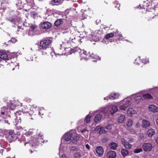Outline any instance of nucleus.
Masks as SVG:
<instances>
[{
	"mask_svg": "<svg viewBox=\"0 0 158 158\" xmlns=\"http://www.w3.org/2000/svg\"><path fill=\"white\" fill-rule=\"evenodd\" d=\"M52 41L50 40H44L40 42V51L42 52L43 55L47 54L46 49L50 47Z\"/></svg>",
	"mask_w": 158,
	"mask_h": 158,
	"instance_id": "f257e3e1",
	"label": "nucleus"
},
{
	"mask_svg": "<svg viewBox=\"0 0 158 158\" xmlns=\"http://www.w3.org/2000/svg\"><path fill=\"white\" fill-rule=\"evenodd\" d=\"M69 41L75 44H81V43L80 36H75L73 35H70L69 37Z\"/></svg>",
	"mask_w": 158,
	"mask_h": 158,
	"instance_id": "f03ea898",
	"label": "nucleus"
},
{
	"mask_svg": "<svg viewBox=\"0 0 158 158\" xmlns=\"http://www.w3.org/2000/svg\"><path fill=\"white\" fill-rule=\"evenodd\" d=\"M7 138L10 142L15 141L17 138V136L12 131H10L8 133Z\"/></svg>",
	"mask_w": 158,
	"mask_h": 158,
	"instance_id": "7ed1b4c3",
	"label": "nucleus"
},
{
	"mask_svg": "<svg viewBox=\"0 0 158 158\" xmlns=\"http://www.w3.org/2000/svg\"><path fill=\"white\" fill-rule=\"evenodd\" d=\"M152 148V144L149 143H144L143 146V148L145 152L151 151Z\"/></svg>",
	"mask_w": 158,
	"mask_h": 158,
	"instance_id": "20e7f679",
	"label": "nucleus"
},
{
	"mask_svg": "<svg viewBox=\"0 0 158 158\" xmlns=\"http://www.w3.org/2000/svg\"><path fill=\"white\" fill-rule=\"evenodd\" d=\"M51 24L48 22H44L41 23V27L43 29L48 30L51 27Z\"/></svg>",
	"mask_w": 158,
	"mask_h": 158,
	"instance_id": "39448f33",
	"label": "nucleus"
},
{
	"mask_svg": "<svg viewBox=\"0 0 158 158\" xmlns=\"http://www.w3.org/2000/svg\"><path fill=\"white\" fill-rule=\"evenodd\" d=\"M8 59V56L5 52H0V61L2 60H6Z\"/></svg>",
	"mask_w": 158,
	"mask_h": 158,
	"instance_id": "423d86ee",
	"label": "nucleus"
},
{
	"mask_svg": "<svg viewBox=\"0 0 158 158\" xmlns=\"http://www.w3.org/2000/svg\"><path fill=\"white\" fill-rule=\"evenodd\" d=\"M131 104V102L129 101H127L123 105H122L120 106V109L121 110H125Z\"/></svg>",
	"mask_w": 158,
	"mask_h": 158,
	"instance_id": "0eeeda50",
	"label": "nucleus"
},
{
	"mask_svg": "<svg viewBox=\"0 0 158 158\" xmlns=\"http://www.w3.org/2000/svg\"><path fill=\"white\" fill-rule=\"evenodd\" d=\"M73 136V134L70 132L66 133L64 135V139L65 140L67 141L71 140L72 137Z\"/></svg>",
	"mask_w": 158,
	"mask_h": 158,
	"instance_id": "6e6552de",
	"label": "nucleus"
},
{
	"mask_svg": "<svg viewBox=\"0 0 158 158\" xmlns=\"http://www.w3.org/2000/svg\"><path fill=\"white\" fill-rule=\"evenodd\" d=\"M96 152L99 156L102 155L104 152L103 148L101 146H98L96 148Z\"/></svg>",
	"mask_w": 158,
	"mask_h": 158,
	"instance_id": "1a4fd4ad",
	"label": "nucleus"
},
{
	"mask_svg": "<svg viewBox=\"0 0 158 158\" xmlns=\"http://www.w3.org/2000/svg\"><path fill=\"white\" fill-rule=\"evenodd\" d=\"M107 156L108 158H115L116 157V153L114 151H110L107 154Z\"/></svg>",
	"mask_w": 158,
	"mask_h": 158,
	"instance_id": "9d476101",
	"label": "nucleus"
},
{
	"mask_svg": "<svg viewBox=\"0 0 158 158\" xmlns=\"http://www.w3.org/2000/svg\"><path fill=\"white\" fill-rule=\"evenodd\" d=\"M149 110L154 113L157 112L158 111L157 107L154 105H151L149 107Z\"/></svg>",
	"mask_w": 158,
	"mask_h": 158,
	"instance_id": "9b49d317",
	"label": "nucleus"
},
{
	"mask_svg": "<svg viewBox=\"0 0 158 158\" xmlns=\"http://www.w3.org/2000/svg\"><path fill=\"white\" fill-rule=\"evenodd\" d=\"M96 131H98L100 134L105 133L106 131L105 130L103 127H101L100 126H97L95 129Z\"/></svg>",
	"mask_w": 158,
	"mask_h": 158,
	"instance_id": "f8f14e48",
	"label": "nucleus"
},
{
	"mask_svg": "<svg viewBox=\"0 0 158 158\" xmlns=\"http://www.w3.org/2000/svg\"><path fill=\"white\" fill-rule=\"evenodd\" d=\"M39 114L42 118L44 117L46 114V111L43 108H40L39 109Z\"/></svg>",
	"mask_w": 158,
	"mask_h": 158,
	"instance_id": "ddd939ff",
	"label": "nucleus"
},
{
	"mask_svg": "<svg viewBox=\"0 0 158 158\" xmlns=\"http://www.w3.org/2000/svg\"><path fill=\"white\" fill-rule=\"evenodd\" d=\"M150 126V122L146 120L143 119V124L142 126L144 128H147Z\"/></svg>",
	"mask_w": 158,
	"mask_h": 158,
	"instance_id": "4468645a",
	"label": "nucleus"
},
{
	"mask_svg": "<svg viewBox=\"0 0 158 158\" xmlns=\"http://www.w3.org/2000/svg\"><path fill=\"white\" fill-rule=\"evenodd\" d=\"M72 53L75 54H81V53L82 51L78 47H75L74 48H73L72 50Z\"/></svg>",
	"mask_w": 158,
	"mask_h": 158,
	"instance_id": "2eb2a0df",
	"label": "nucleus"
},
{
	"mask_svg": "<svg viewBox=\"0 0 158 158\" xmlns=\"http://www.w3.org/2000/svg\"><path fill=\"white\" fill-rule=\"evenodd\" d=\"M102 115L100 114H97L94 117V120L95 123L99 122L102 118Z\"/></svg>",
	"mask_w": 158,
	"mask_h": 158,
	"instance_id": "dca6fc26",
	"label": "nucleus"
},
{
	"mask_svg": "<svg viewBox=\"0 0 158 158\" xmlns=\"http://www.w3.org/2000/svg\"><path fill=\"white\" fill-rule=\"evenodd\" d=\"M119 96V94L118 93H114L111 94L109 95V98L111 99H114L115 98H118Z\"/></svg>",
	"mask_w": 158,
	"mask_h": 158,
	"instance_id": "f3484780",
	"label": "nucleus"
},
{
	"mask_svg": "<svg viewBox=\"0 0 158 158\" xmlns=\"http://www.w3.org/2000/svg\"><path fill=\"white\" fill-rule=\"evenodd\" d=\"M63 21L62 19H57L55 22V25L58 27L63 24Z\"/></svg>",
	"mask_w": 158,
	"mask_h": 158,
	"instance_id": "a211bd4d",
	"label": "nucleus"
},
{
	"mask_svg": "<svg viewBox=\"0 0 158 158\" xmlns=\"http://www.w3.org/2000/svg\"><path fill=\"white\" fill-rule=\"evenodd\" d=\"M44 136L43 134H39L38 135V138H37V141L38 143H44Z\"/></svg>",
	"mask_w": 158,
	"mask_h": 158,
	"instance_id": "6ab92c4d",
	"label": "nucleus"
},
{
	"mask_svg": "<svg viewBox=\"0 0 158 158\" xmlns=\"http://www.w3.org/2000/svg\"><path fill=\"white\" fill-rule=\"evenodd\" d=\"M79 139V137L77 135H73L72 137L71 141L73 143H74L77 141Z\"/></svg>",
	"mask_w": 158,
	"mask_h": 158,
	"instance_id": "aec40b11",
	"label": "nucleus"
},
{
	"mask_svg": "<svg viewBox=\"0 0 158 158\" xmlns=\"http://www.w3.org/2000/svg\"><path fill=\"white\" fill-rule=\"evenodd\" d=\"M155 133V130L152 129H149L147 132V134L149 137H152Z\"/></svg>",
	"mask_w": 158,
	"mask_h": 158,
	"instance_id": "412c9836",
	"label": "nucleus"
},
{
	"mask_svg": "<svg viewBox=\"0 0 158 158\" xmlns=\"http://www.w3.org/2000/svg\"><path fill=\"white\" fill-rule=\"evenodd\" d=\"M142 97L144 98V99H153V97L151 94H143L142 95Z\"/></svg>",
	"mask_w": 158,
	"mask_h": 158,
	"instance_id": "4be33fe9",
	"label": "nucleus"
},
{
	"mask_svg": "<svg viewBox=\"0 0 158 158\" xmlns=\"http://www.w3.org/2000/svg\"><path fill=\"white\" fill-rule=\"evenodd\" d=\"M118 146V144L114 142H112L110 144V148L113 150H115Z\"/></svg>",
	"mask_w": 158,
	"mask_h": 158,
	"instance_id": "5701e85b",
	"label": "nucleus"
},
{
	"mask_svg": "<svg viewBox=\"0 0 158 158\" xmlns=\"http://www.w3.org/2000/svg\"><path fill=\"white\" fill-rule=\"evenodd\" d=\"M121 153L123 156H125L128 155L129 151L127 149H123L121 150Z\"/></svg>",
	"mask_w": 158,
	"mask_h": 158,
	"instance_id": "b1692460",
	"label": "nucleus"
},
{
	"mask_svg": "<svg viewBox=\"0 0 158 158\" xmlns=\"http://www.w3.org/2000/svg\"><path fill=\"white\" fill-rule=\"evenodd\" d=\"M118 110L117 107L116 106H113L111 108L110 112L111 114H113L115 113Z\"/></svg>",
	"mask_w": 158,
	"mask_h": 158,
	"instance_id": "393cba45",
	"label": "nucleus"
},
{
	"mask_svg": "<svg viewBox=\"0 0 158 158\" xmlns=\"http://www.w3.org/2000/svg\"><path fill=\"white\" fill-rule=\"evenodd\" d=\"M125 117L124 115H121L118 118V122L119 123H122L124 121Z\"/></svg>",
	"mask_w": 158,
	"mask_h": 158,
	"instance_id": "a878e982",
	"label": "nucleus"
},
{
	"mask_svg": "<svg viewBox=\"0 0 158 158\" xmlns=\"http://www.w3.org/2000/svg\"><path fill=\"white\" fill-rule=\"evenodd\" d=\"M64 50L66 52H65V53L67 54H71L72 53V49L70 47L64 48Z\"/></svg>",
	"mask_w": 158,
	"mask_h": 158,
	"instance_id": "bb28decb",
	"label": "nucleus"
},
{
	"mask_svg": "<svg viewBox=\"0 0 158 158\" xmlns=\"http://www.w3.org/2000/svg\"><path fill=\"white\" fill-rule=\"evenodd\" d=\"M155 16L158 15V7H155L152 11Z\"/></svg>",
	"mask_w": 158,
	"mask_h": 158,
	"instance_id": "cd10ccee",
	"label": "nucleus"
},
{
	"mask_svg": "<svg viewBox=\"0 0 158 158\" xmlns=\"http://www.w3.org/2000/svg\"><path fill=\"white\" fill-rule=\"evenodd\" d=\"M98 56L94 54V53H92V54L90 53L89 55L88 56V57L87 58H85V59H88V58H89V57H91L92 59H97L98 58Z\"/></svg>",
	"mask_w": 158,
	"mask_h": 158,
	"instance_id": "c85d7f7f",
	"label": "nucleus"
},
{
	"mask_svg": "<svg viewBox=\"0 0 158 158\" xmlns=\"http://www.w3.org/2000/svg\"><path fill=\"white\" fill-rule=\"evenodd\" d=\"M123 145L127 149H130L132 147V145L127 142H126Z\"/></svg>",
	"mask_w": 158,
	"mask_h": 158,
	"instance_id": "c756f323",
	"label": "nucleus"
},
{
	"mask_svg": "<svg viewBox=\"0 0 158 158\" xmlns=\"http://www.w3.org/2000/svg\"><path fill=\"white\" fill-rule=\"evenodd\" d=\"M114 35V34L113 33H110L106 35L105 36V38L106 39H108L113 37Z\"/></svg>",
	"mask_w": 158,
	"mask_h": 158,
	"instance_id": "7c9ffc66",
	"label": "nucleus"
},
{
	"mask_svg": "<svg viewBox=\"0 0 158 158\" xmlns=\"http://www.w3.org/2000/svg\"><path fill=\"white\" fill-rule=\"evenodd\" d=\"M91 117V116L89 114H88L86 115L85 119V122L86 123H88L90 122Z\"/></svg>",
	"mask_w": 158,
	"mask_h": 158,
	"instance_id": "2f4dec72",
	"label": "nucleus"
},
{
	"mask_svg": "<svg viewBox=\"0 0 158 158\" xmlns=\"http://www.w3.org/2000/svg\"><path fill=\"white\" fill-rule=\"evenodd\" d=\"M133 123L132 120L131 119H129L127 123V125L128 127H130L132 126Z\"/></svg>",
	"mask_w": 158,
	"mask_h": 158,
	"instance_id": "473e14b6",
	"label": "nucleus"
},
{
	"mask_svg": "<svg viewBox=\"0 0 158 158\" xmlns=\"http://www.w3.org/2000/svg\"><path fill=\"white\" fill-rule=\"evenodd\" d=\"M135 110L132 108H130L128 110L127 113L128 114H132L135 113Z\"/></svg>",
	"mask_w": 158,
	"mask_h": 158,
	"instance_id": "72a5a7b5",
	"label": "nucleus"
},
{
	"mask_svg": "<svg viewBox=\"0 0 158 158\" xmlns=\"http://www.w3.org/2000/svg\"><path fill=\"white\" fill-rule=\"evenodd\" d=\"M26 1L28 4L31 6L34 5V0H26Z\"/></svg>",
	"mask_w": 158,
	"mask_h": 158,
	"instance_id": "f704fd0d",
	"label": "nucleus"
},
{
	"mask_svg": "<svg viewBox=\"0 0 158 158\" xmlns=\"http://www.w3.org/2000/svg\"><path fill=\"white\" fill-rule=\"evenodd\" d=\"M143 151V150L141 148L139 149H135L134 151V152L135 153H139Z\"/></svg>",
	"mask_w": 158,
	"mask_h": 158,
	"instance_id": "c9c22d12",
	"label": "nucleus"
},
{
	"mask_svg": "<svg viewBox=\"0 0 158 158\" xmlns=\"http://www.w3.org/2000/svg\"><path fill=\"white\" fill-rule=\"evenodd\" d=\"M62 0H52V1L55 3H56L57 4H55V5H58L60 4Z\"/></svg>",
	"mask_w": 158,
	"mask_h": 158,
	"instance_id": "e433bc0d",
	"label": "nucleus"
},
{
	"mask_svg": "<svg viewBox=\"0 0 158 158\" xmlns=\"http://www.w3.org/2000/svg\"><path fill=\"white\" fill-rule=\"evenodd\" d=\"M74 156L76 158H79L81 156V154L79 152H76L74 154Z\"/></svg>",
	"mask_w": 158,
	"mask_h": 158,
	"instance_id": "4c0bfd02",
	"label": "nucleus"
},
{
	"mask_svg": "<svg viewBox=\"0 0 158 158\" xmlns=\"http://www.w3.org/2000/svg\"><path fill=\"white\" fill-rule=\"evenodd\" d=\"M8 21L13 24H15L16 22L15 19L13 18H10L8 19Z\"/></svg>",
	"mask_w": 158,
	"mask_h": 158,
	"instance_id": "58836bf2",
	"label": "nucleus"
},
{
	"mask_svg": "<svg viewBox=\"0 0 158 158\" xmlns=\"http://www.w3.org/2000/svg\"><path fill=\"white\" fill-rule=\"evenodd\" d=\"M27 116H30L31 117L29 118H30L31 119H34V116L35 115L34 114H30V113H27Z\"/></svg>",
	"mask_w": 158,
	"mask_h": 158,
	"instance_id": "ea45409f",
	"label": "nucleus"
},
{
	"mask_svg": "<svg viewBox=\"0 0 158 158\" xmlns=\"http://www.w3.org/2000/svg\"><path fill=\"white\" fill-rule=\"evenodd\" d=\"M129 131L130 133L132 134H134L135 132V130L134 129L131 128L129 129Z\"/></svg>",
	"mask_w": 158,
	"mask_h": 158,
	"instance_id": "a19ab883",
	"label": "nucleus"
},
{
	"mask_svg": "<svg viewBox=\"0 0 158 158\" xmlns=\"http://www.w3.org/2000/svg\"><path fill=\"white\" fill-rule=\"evenodd\" d=\"M83 52L84 54L88 56H88L89 55L90 53L89 52H88L86 51L85 50H83Z\"/></svg>",
	"mask_w": 158,
	"mask_h": 158,
	"instance_id": "79ce46f5",
	"label": "nucleus"
},
{
	"mask_svg": "<svg viewBox=\"0 0 158 158\" xmlns=\"http://www.w3.org/2000/svg\"><path fill=\"white\" fill-rule=\"evenodd\" d=\"M37 26L35 25H32L30 27V28L31 30H33Z\"/></svg>",
	"mask_w": 158,
	"mask_h": 158,
	"instance_id": "37998d69",
	"label": "nucleus"
},
{
	"mask_svg": "<svg viewBox=\"0 0 158 158\" xmlns=\"http://www.w3.org/2000/svg\"><path fill=\"white\" fill-rule=\"evenodd\" d=\"M120 5L119 3H117L116 5L115 6V7L117 8L118 10H120Z\"/></svg>",
	"mask_w": 158,
	"mask_h": 158,
	"instance_id": "c03bdc74",
	"label": "nucleus"
},
{
	"mask_svg": "<svg viewBox=\"0 0 158 158\" xmlns=\"http://www.w3.org/2000/svg\"><path fill=\"white\" fill-rule=\"evenodd\" d=\"M121 142L122 144L123 145L124 144V143H125L126 142H127L126 140L124 139H121Z\"/></svg>",
	"mask_w": 158,
	"mask_h": 158,
	"instance_id": "a18cd8bd",
	"label": "nucleus"
},
{
	"mask_svg": "<svg viewBox=\"0 0 158 158\" xmlns=\"http://www.w3.org/2000/svg\"><path fill=\"white\" fill-rule=\"evenodd\" d=\"M31 99H29V98H25V101L27 102H31Z\"/></svg>",
	"mask_w": 158,
	"mask_h": 158,
	"instance_id": "49530a36",
	"label": "nucleus"
},
{
	"mask_svg": "<svg viewBox=\"0 0 158 158\" xmlns=\"http://www.w3.org/2000/svg\"><path fill=\"white\" fill-rule=\"evenodd\" d=\"M135 126L136 127H139L140 126V125L139 122H138L136 124Z\"/></svg>",
	"mask_w": 158,
	"mask_h": 158,
	"instance_id": "de8ad7c7",
	"label": "nucleus"
},
{
	"mask_svg": "<svg viewBox=\"0 0 158 158\" xmlns=\"http://www.w3.org/2000/svg\"><path fill=\"white\" fill-rule=\"evenodd\" d=\"M147 60H146L145 59H143L142 60V63H143L144 64H146L147 62Z\"/></svg>",
	"mask_w": 158,
	"mask_h": 158,
	"instance_id": "09e8293b",
	"label": "nucleus"
},
{
	"mask_svg": "<svg viewBox=\"0 0 158 158\" xmlns=\"http://www.w3.org/2000/svg\"><path fill=\"white\" fill-rule=\"evenodd\" d=\"M85 147H86V148L88 150H89L90 149L89 146L88 144H86Z\"/></svg>",
	"mask_w": 158,
	"mask_h": 158,
	"instance_id": "8fccbe9b",
	"label": "nucleus"
},
{
	"mask_svg": "<svg viewBox=\"0 0 158 158\" xmlns=\"http://www.w3.org/2000/svg\"><path fill=\"white\" fill-rule=\"evenodd\" d=\"M134 142V139L133 138H131L129 140L128 142L130 143H132Z\"/></svg>",
	"mask_w": 158,
	"mask_h": 158,
	"instance_id": "3c124183",
	"label": "nucleus"
},
{
	"mask_svg": "<svg viewBox=\"0 0 158 158\" xmlns=\"http://www.w3.org/2000/svg\"><path fill=\"white\" fill-rule=\"evenodd\" d=\"M32 134H33V132L31 131H28L27 133V135H32Z\"/></svg>",
	"mask_w": 158,
	"mask_h": 158,
	"instance_id": "603ef678",
	"label": "nucleus"
},
{
	"mask_svg": "<svg viewBox=\"0 0 158 158\" xmlns=\"http://www.w3.org/2000/svg\"><path fill=\"white\" fill-rule=\"evenodd\" d=\"M16 40L15 38H12L11 39V41L13 43L15 42Z\"/></svg>",
	"mask_w": 158,
	"mask_h": 158,
	"instance_id": "864d4df0",
	"label": "nucleus"
},
{
	"mask_svg": "<svg viewBox=\"0 0 158 158\" xmlns=\"http://www.w3.org/2000/svg\"><path fill=\"white\" fill-rule=\"evenodd\" d=\"M37 143H34V144H31H31H30V145H31V146L32 147H35L36 146V145H37Z\"/></svg>",
	"mask_w": 158,
	"mask_h": 158,
	"instance_id": "5fc2aeb1",
	"label": "nucleus"
},
{
	"mask_svg": "<svg viewBox=\"0 0 158 158\" xmlns=\"http://www.w3.org/2000/svg\"><path fill=\"white\" fill-rule=\"evenodd\" d=\"M61 157L62 158H67L66 156L64 154H63L62 156Z\"/></svg>",
	"mask_w": 158,
	"mask_h": 158,
	"instance_id": "6e6d98bb",
	"label": "nucleus"
},
{
	"mask_svg": "<svg viewBox=\"0 0 158 158\" xmlns=\"http://www.w3.org/2000/svg\"><path fill=\"white\" fill-rule=\"evenodd\" d=\"M1 114L2 115H3L5 114V112L4 111H2L1 113Z\"/></svg>",
	"mask_w": 158,
	"mask_h": 158,
	"instance_id": "4d7b16f0",
	"label": "nucleus"
},
{
	"mask_svg": "<svg viewBox=\"0 0 158 158\" xmlns=\"http://www.w3.org/2000/svg\"><path fill=\"white\" fill-rule=\"evenodd\" d=\"M156 142L158 144V138H157L156 139Z\"/></svg>",
	"mask_w": 158,
	"mask_h": 158,
	"instance_id": "13d9d810",
	"label": "nucleus"
},
{
	"mask_svg": "<svg viewBox=\"0 0 158 158\" xmlns=\"http://www.w3.org/2000/svg\"><path fill=\"white\" fill-rule=\"evenodd\" d=\"M156 123L158 125V118H157L156 119Z\"/></svg>",
	"mask_w": 158,
	"mask_h": 158,
	"instance_id": "bf43d9fd",
	"label": "nucleus"
},
{
	"mask_svg": "<svg viewBox=\"0 0 158 158\" xmlns=\"http://www.w3.org/2000/svg\"><path fill=\"white\" fill-rule=\"evenodd\" d=\"M77 148H75V149H72V150H75V149H76V150H77Z\"/></svg>",
	"mask_w": 158,
	"mask_h": 158,
	"instance_id": "052dcab7",
	"label": "nucleus"
},
{
	"mask_svg": "<svg viewBox=\"0 0 158 158\" xmlns=\"http://www.w3.org/2000/svg\"><path fill=\"white\" fill-rule=\"evenodd\" d=\"M60 49H62L61 48H63L62 47H61L62 45H60Z\"/></svg>",
	"mask_w": 158,
	"mask_h": 158,
	"instance_id": "680f3d73",
	"label": "nucleus"
},
{
	"mask_svg": "<svg viewBox=\"0 0 158 158\" xmlns=\"http://www.w3.org/2000/svg\"><path fill=\"white\" fill-rule=\"evenodd\" d=\"M106 97L104 98V99L106 100L107 99H106Z\"/></svg>",
	"mask_w": 158,
	"mask_h": 158,
	"instance_id": "e2e57ef3",
	"label": "nucleus"
},
{
	"mask_svg": "<svg viewBox=\"0 0 158 158\" xmlns=\"http://www.w3.org/2000/svg\"><path fill=\"white\" fill-rule=\"evenodd\" d=\"M97 21H98V20H97V21H96V23H96V24H98V23H97Z\"/></svg>",
	"mask_w": 158,
	"mask_h": 158,
	"instance_id": "0e129e2a",
	"label": "nucleus"
},
{
	"mask_svg": "<svg viewBox=\"0 0 158 158\" xmlns=\"http://www.w3.org/2000/svg\"><path fill=\"white\" fill-rule=\"evenodd\" d=\"M99 21H100V20H99V21H98V22H97V23H99Z\"/></svg>",
	"mask_w": 158,
	"mask_h": 158,
	"instance_id": "69168bd1",
	"label": "nucleus"
},
{
	"mask_svg": "<svg viewBox=\"0 0 158 158\" xmlns=\"http://www.w3.org/2000/svg\"><path fill=\"white\" fill-rule=\"evenodd\" d=\"M99 21H100V20H99V21H98V22H97V23H99Z\"/></svg>",
	"mask_w": 158,
	"mask_h": 158,
	"instance_id": "338daca9",
	"label": "nucleus"
},
{
	"mask_svg": "<svg viewBox=\"0 0 158 158\" xmlns=\"http://www.w3.org/2000/svg\"><path fill=\"white\" fill-rule=\"evenodd\" d=\"M94 61H96V60H94Z\"/></svg>",
	"mask_w": 158,
	"mask_h": 158,
	"instance_id": "774afa93",
	"label": "nucleus"
}]
</instances>
